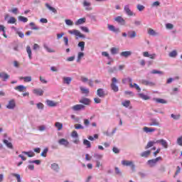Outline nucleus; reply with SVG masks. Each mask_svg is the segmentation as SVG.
I'll list each match as a JSON object with an SVG mask.
<instances>
[{
    "mask_svg": "<svg viewBox=\"0 0 182 182\" xmlns=\"http://www.w3.org/2000/svg\"><path fill=\"white\" fill-rule=\"evenodd\" d=\"M122 166H125L126 167H130L131 170L132 171H135L136 170V165H134V162L133 161H127V160H123L122 161Z\"/></svg>",
    "mask_w": 182,
    "mask_h": 182,
    "instance_id": "obj_1",
    "label": "nucleus"
},
{
    "mask_svg": "<svg viewBox=\"0 0 182 182\" xmlns=\"http://www.w3.org/2000/svg\"><path fill=\"white\" fill-rule=\"evenodd\" d=\"M161 160H163V158L159 156L156 159L149 160L147 164H149L150 167H154L157 164V162L161 161Z\"/></svg>",
    "mask_w": 182,
    "mask_h": 182,
    "instance_id": "obj_2",
    "label": "nucleus"
},
{
    "mask_svg": "<svg viewBox=\"0 0 182 182\" xmlns=\"http://www.w3.org/2000/svg\"><path fill=\"white\" fill-rule=\"evenodd\" d=\"M117 82V78L112 77V83H111V88L114 92H119V87L117 85H116Z\"/></svg>",
    "mask_w": 182,
    "mask_h": 182,
    "instance_id": "obj_3",
    "label": "nucleus"
},
{
    "mask_svg": "<svg viewBox=\"0 0 182 182\" xmlns=\"http://www.w3.org/2000/svg\"><path fill=\"white\" fill-rule=\"evenodd\" d=\"M68 33H70V35H75V36H79V38H85V35L81 34L79 30H76V29L69 30Z\"/></svg>",
    "mask_w": 182,
    "mask_h": 182,
    "instance_id": "obj_4",
    "label": "nucleus"
},
{
    "mask_svg": "<svg viewBox=\"0 0 182 182\" xmlns=\"http://www.w3.org/2000/svg\"><path fill=\"white\" fill-rule=\"evenodd\" d=\"M68 33H70V35H75V36H79V38H85V35L81 34L79 30H76V29L69 30Z\"/></svg>",
    "mask_w": 182,
    "mask_h": 182,
    "instance_id": "obj_5",
    "label": "nucleus"
},
{
    "mask_svg": "<svg viewBox=\"0 0 182 182\" xmlns=\"http://www.w3.org/2000/svg\"><path fill=\"white\" fill-rule=\"evenodd\" d=\"M124 12H126V14H127V15H128V16H136V14H134V12L132 11V10H130V7L129 6V5L124 6Z\"/></svg>",
    "mask_w": 182,
    "mask_h": 182,
    "instance_id": "obj_6",
    "label": "nucleus"
},
{
    "mask_svg": "<svg viewBox=\"0 0 182 182\" xmlns=\"http://www.w3.org/2000/svg\"><path fill=\"white\" fill-rule=\"evenodd\" d=\"M16 107V102H15V100H11L9 101L8 105H6V108L9 109L10 110H13V109H15Z\"/></svg>",
    "mask_w": 182,
    "mask_h": 182,
    "instance_id": "obj_7",
    "label": "nucleus"
},
{
    "mask_svg": "<svg viewBox=\"0 0 182 182\" xmlns=\"http://www.w3.org/2000/svg\"><path fill=\"white\" fill-rule=\"evenodd\" d=\"M82 5H83V6L86 7L85 8L86 11H92V7H90V5H92V4L90 2H88L86 0H84Z\"/></svg>",
    "mask_w": 182,
    "mask_h": 182,
    "instance_id": "obj_8",
    "label": "nucleus"
},
{
    "mask_svg": "<svg viewBox=\"0 0 182 182\" xmlns=\"http://www.w3.org/2000/svg\"><path fill=\"white\" fill-rule=\"evenodd\" d=\"M46 103H47V106H48V107H55V106H58V102H54L50 100H47Z\"/></svg>",
    "mask_w": 182,
    "mask_h": 182,
    "instance_id": "obj_9",
    "label": "nucleus"
},
{
    "mask_svg": "<svg viewBox=\"0 0 182 182\" xmlns=\"http://www.w3.org/2000/svg\"><path fill=\"white\" fill-rule=\"evenodd\" d=\"M73 110H75V112H77L79 110H82L83 109H85V105H74L73 107H72Z\"/></svg>",
    "mask_w": 182,
    "mask_h": 182,
    "instance_id": "obj_10",
    "label": "nucleus"
},
{
    "mask_svg": "<svg viewBox=\"0 0 182 182\" xmlns=\"http://www.w3.org/2000/svg\"><path fill=\"white\" fill-rule=\"evenodd\" d=\"M59 144H60L61 146H64L65 147H68V146H69V142L67 139H60L58 141Z\"/></svg>",
    "mask_w": 182,
    "mask_h": 182,
    "instance_id": "obj_11",
    "label": "nucleus"
},
{
    "mask_svg": "<svg viewBox=\"0 0 182 182\" xmlns=\"http://www.w3.org/2000/svg\"><path fill=\"white\" fill-rule=\"evenodd\" d=\"M0 77H1L4 82H6L9 79L10 76L6 73H0Z\"/></svg>",
    "mask_w": 182,
    "mask_h": 182,
    "instance_id": "obj_12",
    "label": "nucleus"
},
{
    "mask_svg": "<svg viewBox=\"0 0 182 182\" xmlns=\"http://www.w3.org/2000/svg\"><path fill=\"white\" fill-rule=\"evenodd\" d=\"M156 143H159L160 144H161V146H163L164 149H167V147H168V144H167V141L164 139L157 140Z\"/></svg>",
    "mask_w": 182,
    "mask_h": 182,
    "instance_id": "obj_13",
    "label": "nucleus"
},
{
    "mask_svg": "<svg viewBox=\"0 0 182 182\" xmlns=\"http://www.w3.org/2000/svg\"><path fill=\"white\" fill-rule=\"evenodd\" d=\"M126 82H129V87L133 88V80L132 78L127 77V78H124L122 80V83L126 84Z\"/></svg>",
    "mask_w": 182,
    "mask_h": 182,
    "instance_id": "obj_14",
    "label": "nucleus"
},
{
    "mask_svg": "<svg viewBox=\"0 0 182 182\" xmlns=\"http://www.w3.org/2000/svg\"><path fill=\"white\" fill-rule=\"evenodd\" d=\"M114 21L116 22H118V23H120V25H126V21L122 18V16H117L114 18Z\"/></svg>",
    "mask_w": 182,
    "mask_h": 182,
    "instance_id": "obj_15",
    "label": "nucleus"
},
{
    "mask_svg": "<svg viewBox=\"0 0 182 182\" xmlns=\"http://www.w3.org/2000/svg\"><path fill=\"white\" fill-rule=\"evenodd\" d=\"M143 130H144V132H145V133H153V132H156L155 128L147 127H144Z\"/></svg>",
    "mask_w": 182,
    "mask_h": 182,
    "instance_id": "obj_16",
    "label": "nucleus"
},
{
    "mask_svg": "<svg viewBox=\"0 0 182 182\" xmlns=\"http://www.w3.org/2000/svg\"><path fill=\"white\" fill-rule=\"evenodd\" d=\"M33 93H34V95H36L37 96H43V90L41 89H34L33 90Z\"/></svg>",
    "mask_w": 182,
    "mask_h": 182,
    "instance_id": "obj_17",
    "label": "nucleus"
},
{
    "mask_svg": "<svg viewBox=\"0 0 182 182\" xmlns=\"http://www.w3.org/2000/svg\"><path fill=\"white\" fill-rule=\"evenodd\" d=\"M3 143L8 147V149H11V150L14 149V145L7 139H4Z\"/></svg>",
    "mask_w": 182,
    "mask_h": 182,
    "instance_id": "obj_18",
    "label": "nucleus"
},
{
    "mask_svg": "<svg viewBox=\"0 0 182 182\" xmlns=\"http://www.w3.org/2000/svg\"><path fill=\"white\" fill-rule=\"evenodd\" d=\"M108 29H109L112 32H114L115 33L120 32V29L116 28V27H114L113 25H108Z\"/></svg>",
    "mask_w": 182,
    "mask_h": 182,
    "instance_id": "obj_19",
    "label": "nucleus"
},
{
    "mask_svg": "<svg viewBox=\"0 0 182 182\" xmlns=\"http://www.w3.org/2000/svg\"><path fill=\"white\" fill-rule=\"evenodd\" d=\"M97 95L99 96V97H105V96H106L105 91L102 88H100L97 90Z\"/></svg>",
    "mask_w": 182,
    "mask_h": 182,
    "instance_id": "obj_20",
    "label": "nucleus"
},
{
    "mask_svg": "<svg viewBox=\"0 0 182 182\" xmlns=\"http://www.w3.org/2000/svg\"><path fill=\"white\" fill-rule=\"evenodd\" d=\"M120 56L122 58H129V56H132V51H123L120 53Z\"/></svg>",
    "mask_w": 182,
    "mask_h": 182,
    "instance_id": "obj_21",
    "label": "nucleus"
},
{
    "mask_svg": "<svg viewBox=\"0 0 182 182\" xmlns=\"http://www.w3.org/2000/svg\"><path fill=\"white\" fill-rule=\"evenodd\" d=\"M120 51V49L119 48L112 47L110 48V52L112 55H117L119 52Z\"/></svg>",
    "mask_w": 182,
    "mask_h": 182,
    "instance_id": "obj_22",
    "label": "nucleus"
},
{
    "mask_svg": "<svg viewBox=\"0 0 182 182\" xmlns=\"http://www.w3.org/2000/svg\"><path fill=\"white\" fill-rule=\"evenodd\" d=\"M15 90H17L18 92H25L26 90V87L23 85H18L15 87Z\"/></svg>",
    "mask_w": 182,
    "mask_h": 182,
    "instance_id": "obj_23",
    "label": "nucleus"
},
{
    "mask_svg": "<svg viewBox=\"0 0 182 182\" xmlns=\"http://www.w3.org/2000/svg\"><path fill=\"white\" fill-rule=\"evenodd\" d=\"M154 101L156 103H161L162 105H166V103H167V101H166V100L161 98H154Z\"/></svg>",
    "mask_w": 182,
    "mask_h": 182,
    "instance_id": "obj_24",
    "label": "nucleus"
},
{
    "mask_svg": "<svg viewBox=\"0 0 182 182\" xmlns=\"http://www.w3.org/2000/svg\"><path fill=\"white\" fill-rule=\"evenodd\" d=\"M6 28L4 27V25H0V32H3V36L4 38H8V36H6Z\"/></svg>",
    "mask_w": 182,
    "mask_h": 182,
    "instance_id": "obj_25",
    "label": "nucleus"
},
{
    "mask_svg": "<svg viewBox=\"0 0 182 182\" xmlns=\"http://www.w3.org/2000/svg\"><path fill=\"white\" fill-rule=\"evenodd\" d=\"M80 103H82V105H90V100L88 98H82L80 100Z\"/></svg>",
    "mask_w": 182,
    "mask_h": 182,
    "instance_id": "obj_26",
    "label": "nucleus"
},
{
    "mask_svg": "<svg viewBox=\"0 0 182 182\" xmlns=\"http://www.w3.org/2000/svg\"><path fill=\"white\" fill-rule=\"evenodd\" d=\"M46 8H48V9L51 11V12H53V14H58V11L56 10V9H55L54 7L50 6V5H49V4L46 3Z\"/></svg>",
    "mask_w": 182,
    "mask_h": 182,
    "instance_id": "obj_27",
    "label": "nucleus"
},
{
    "mask_svg": "<svg viewBox=\"0 0 182 182\" xmlns=\"http://www.w3.org/2000/svg\"><path fill=\"white\" fill-rule=\"evenodd\" d=\"M63 83H66V85H70V82H72V78L70 77H63Z\"/></svg>",
    "mask_w": 182,
    "mask_h": 182,
    "instance_id": "obj_28",
    "label": "nucleus"
},
{
    "mask_svg": "<svg viewBox=\"0 0 182 182\" xmlns=\"http://www.w3.org/2000/svg\"><path fill=\"white\" fill-rule=\"evenodd\" d=\"M26 52L28 55L29 59H32V50L31 49V46H26Z\"/></svg>",
    "mask_w": 182,
    "mask_h": 182,
    "instance_id": "obj_29",
    "label": "nucleus"
},
{
    "mask_svg": "<svg viewBox=\"0 0 182 182\" xmlns=\"http://www.w3.org/2000/svg\"><path fill=\"white\" fill-rule=\"evenodd\" d=\"M151 123H149V126H160V122L157 121V119H151Z\"/></svg>",
    "mask_w": 182,
    "mask_h": 182,
    "instance_id": "obj_30",
    "label": "nucleus"
},
{
    "mask_svg": "<svg viewBox=\"0 0 182 182\" xmlns=\"http://www.w3.org/2000/svg\"><path fill=\"white\" fill-rule=\"evenodd\" d=\"M85 22H86V18H81L75 22V25H82V23H85Z\"/></svg>",
    "mask_w": 182,
    "mask_h": 182,
    "instance_id": "obj_31",
    "label": "nucleus"
},
{
    "mask_svg": "<svg viewBox=\"0 0 182 182\" xmlns=\"http://www.w3.org/2000/svg\"><path fill=\"white\" fill-rule=\"evenodd\" d=\"M139 97H141V99H143V100H150V97H149L146 95H144L143 93H139Z\"/></svg>",
    "mask_w": 182,
    "mask_h": 182,
    "instance_id": "obj_32",
    "label": "nucleus"
},
{
    "mask_svg": "<svg viewBox=\"0 0 182 182\" xmlns=\"http://www.w3.org/2000/svg\"><path fill=\"white\" fill-rule=\"evenodd\" d=\"M142 83L145 85V86H154V82H150V81H147V80H143Z\"/></svg>",
    "mask_w": 182,
    "mask_h": 182,
    "instance_id": "obj_33",
    "label": "nucleus"
},
{
    "mask_svg": "<svg viewBox=\"0 0 182 182\" xmlns=\"http://www.w3.org/2000/svg\"><path fill=\"white\" fill-rule=\"evenodd\" d=\"M80 89L82 95H89V93H90L89 89L85 88L83 87H80Z\"/></svg>",
    "mask_w": 182,
    "mask_h": 182,
    "instance_id": "obj_34",
    "label": "nucleus"
},
{
    "mask_svg": "<svg viewBox=\"0 0 182 182\" xmlns=\"http://www.w3.org/2000/svg\"><path fill=\"white\" fill-rule=\"evenodd\" d=\"M83 144L84 146H87V149H90L92 147V144H90V141H89L87 139L83 140Z\"/></svg>",
    "mask_w": 182,
    "mask_h": 182,
    "instance_id": "obj_35",
    "label": "nucleus"
},
{
    "mask_svg": "<svg viewBox=\"0 0 182 182\" xmlns=\"http://www.w3.org/2000/svg\"><path fill=\"white\" fill-rule=\"evenodd\" d=\"M156 143H157L156 141H149L147 145L146 146L145 149L146 150H147V149H150V147H153V146H154V144H156Z\"/></svg>",
    "mask_w": 182,
    "mask_h": 182,
    "instance_id": "obj_36",
    "label": "nucleus"
},
{
    "mask_svg": "<svg viewBox=\"0 0 182 182\" xmlns=\"http://www.w3.org/2000/svg\"><path fill=\"white\" fill-rule=\"evenodd\" d=\"M151 153V151H145L141 154V157H149Z\"/></svg>",
    "mask_w": 182,
    "mask_h": 182,
    "instance_id": "obj_37",
    "label": "nucleus"
},
{
    "mask_svg": "<svg viewBox=\"0 0 182 182\" xmlns=\"http://www.w3.org/2000/svg\"><path fill=\"white\" fill-rule=\"evenodd\" d=\"M23 154H26L28 157H33L35 156V153L33 151H23Z\"/></svg>",
    "mask_w": 182,
    "mask_h": 182,
    "instance_id": "obj_38",
    "label": "nucleus"
},
{
    "mask_svg": "<svg viewBox=\"0 0 182 182\" xmlns=\"http://www.w3.org/2000/svg\"><path fill=\"white\" fill-rule=\"evenodd\" d=\"M55 127H57L58 130H62V129H63V124L60 123V122H56L55 124Z\"/></svg>",
    "mask_w": 182,
    "mask_h": 182,
    "instance_id": "obj_39",
    "label": "nucleus"
},
{
    "mask_svg": "<svg viewBox=\"0 0 182 182\" xmlns=\"http://www.w3.org/2000/svg\"><path fill=\"white\" fill-rule=\"evenodd\" d=\"M148 33L151 35V36H156V35H157V33H156L153 28H149Z\"/></svg>",
    "mask_w": 182,
    "mask_h": 182,
    "instance_id": "obj_40",
    "label": "nucleus"
},
{
    "mask_svg": "<svg viewBox=\"0 0 182 182\" xmlns=\"http://www.w3.org/2000/svg\"><path fill=\"white\" fill-rule=\"evenodd\" d=\"M18 21H20L21 22H23L24 23H26V22H28V18L24 17L23 16H18Z\"/></svg>",
    "mask_w": 182,
    "mask_h": 182,
    "instance_id": "obj_41",
    "label": "nucleus"
},
{
    "mask_svg": "<svg viewBox=\"0 0 182 182\" xmlns=\"http://www.w3.org/2000/svg\"><path fill=\"white\" fill-rule=\"evenodd\" d=\"M51 168L52 170H54L55 171H58L59 170V165L58 164H51Z\"/></svg>",
    "mask_w": 182,
    "mask_h": 182,
    "instance_id": "obj_42",
    "label": "nucleus"
},
{
    "mask_svg": "<svg viewBox=\"0 0 182 182\" xmlns=\"http://www.w3.org/2000/svg\"><path fill=\"white\" fill-rule=\"evenodd\" d=\"M11 176H13V177H16L17 182H22L21 180V175L18 173H11Z\"/></svg>",
    "mask_w": 182,
    "mask_h": 182,
    "instance_id": "obj_43",
    "label": "nucleus"
},
{
    "mask_svg": "<svg viewBox=\"0 0 182 182\" xmlns=\"http://www.w3.org/2000/svg\"><path fill=\"white\" fill-rule=\"evenodd\" d=\"M44 49L47 50V52H48L49 53H52L53 52H55V50L50 48L48 47V45L44 44Z\"/></svg>",
    "mask_w": 182,
    "mask_h": 182,
    "instance_id": "obj_44",
    "label": "nucleus"
},
{
    "mask_svg": "<svg viewBox=\"0 0 182 182\" xmlns=\"http://www.w3.org/2000/svg\"><path fill=\"white\" fill-rule=\"evenodd\" d=\"M168 55L170 58H176V56H177V50H173V51L169 53Z\"/></svg>",
    "mask_w": 182,
    "mask_h": 182,
    "instance_id": "obj_45",
    "label": "nucleus"
},
{
    "mask_svg": "<svg viewBox=\"0 0 182 182\" xmlns=\"http://www.w3.org/2000/svg\"><path fill=\"white\" fill-rule=\"evenodd\" d=\"M171 117H172V119L173 120H178V119H180V117H181V115L179 114H171Z\"/></svg>",
    "mask_w": 182,
    "mask_h": 182,
    "instance_id": "obj_46",
    "label": "nucleus"
},
{
    "mask_svg": "<svg viewBox=\"0 0 182 182\" xmlns=\"http://www.w3.org/2000/svg\"><path fill=\"white\" fill-rule=\"evenodd\" d=\"M75 129H76V130H83V129H85V127L82 126V124H75Z\"/></svg>",
    "mask_w": 182,
    "mask_h": 182,
    "instance_id": "obj_47",
    "label": "nucleus"
},
{
    "mask_svg": "<svg viewBox=\"0 0 182 182\" xmlns=\"http://www.w3.org/2000/svg\"><path fill=\"white\" fill-rule=\"evenodd\" d=\"M21 79L24 80V82H31L32 81V77L28 76V77H21Z\"/></svg>",
    "mask_w": 182,
    "mask_h": 182,
    "instance_id": "obj_48",
    "label": "nucleus"
},
{
    "mask_svg": "<svg viewBox=\"0 0 182 182\" xmlns=\"http://www.w3.org/2000/svg\"><path fill=\"white\" fill-rule=\"evenodd\" d=\"M102 56H105V58H107V59H109V60H112V57H110V55H109V53L106 51H103L102 53Z\"/></svg>",
    "mask_w": 182,
    "mask_h": 182,
    "instance_id": "obj_49",
    "label": "nucleus"
},
{
    "mask_svg": "<svg viewBox=\"0 0 182 182\" xmlns=\"http://www.w3.org/2000/svg\"><path fill=\"white\" fill-rule=\"evenodd\" d=\"M122 105L124 107H129L130 106V100H126L122 102Z\"/></svg>",
    "mask_w": 182,
    "mask_h": 182,
    "instance_id": "obj_50",
    "label": "nucleus"
},
{
    "mask_svg": "<svg viewBox=\"0 0 182 182\" xmlns=\"http://www.w3.org/2000/svg\"><path fill=\"white\" fill-rule=\"evenodd\" d=\"M7 23H16V18H15V17H10L9 20L7 21Z\"/></svg>",
    "mask_w": 182,
    "mask_h": 182,
    "instance_id": "obj_51",
    "label": "nucleus"
},
{
    "mask_svg": "<svg viewBox=\"0 0 182 182\" xmlns=\"http://www.w3.org/2000/svg\"><path fill=\"white\" fill-rule=\"evenodd\" d=\"M128 36L129 38H136V36H137V34L136 33V31H132L131 33H129Z\"/></svg>",
    "mask_w": 182,
    "mask_h": 182,
    "instance_id": "obj_52",
    "label": "nucleus"
},
{
    "mask_svg": "<svg viewBox=\"0 0 182 182\" xmlns=\"http://www.w3.org/2000/svg\"><path fill=\"white\" fill-rule=\"evenodd\" d=\"M151 73L152 75H156V74L163 75V74H164V73H163L162 71H159V70H153L151 72Z\"/></svg>",
    "mask_w": 182,
    "mask_h": 182,
    "instance_id": "obj_53",
    "label": "nucleus"
},
{
    "mask_svg": "<svg viewBox=\"0 0 182 182\" xmlns=\"http://www.w3.org/2000/svg\"><path fill=\"white\" fill-rule=\"evenodd\" d=\"M78 46L79 48H81V50H85V42L84 41H81L78 43Z\"/></svg>",
    "mask_w": 182,
    "mask_h": 182,
    "instance_id": "obj_54",
    "label": "nucleus"
},
{
    "mask_svg": "<svg viewBox=\"0 0 182 182\" xmlns=\"http://www.w3.org/2000/svg\"><path fill=\"white\" fill-rule=\"evenodd\" d=\"M48 148H46L43 151L41 152V156L42 157H46V154H48Z\"/></svg>",
    "mask_w": 182,
    "mask_h": 182,
    "instance_id": "obj_55",
    "label": "nucleus"
},
{
    "mask_svg": "<svg viewBox=\"0 0 182 182\" xmlns=\"http://www.w3.org/2000/svg\"><path fill=\"white\" fill-rule=\"evenodd\" d=\"M176 143H177V144H178V146H182V136H179V137L177 139Z\"/></svg>",
    "mask_w": 182,
    "mask_h": 182,
    "instance_id": "obj_56",
    "label": "nucleus"
},
{
    "mask_svg": "<svg viewBox=\"0 0 182 182\" xmlns=\"http://www.w3.org/2000/svg\"><path fill=\"white\" fill-rule=\"evenodd\" d=\"M65 23L66 25H68V26H72L73 25V21L70 19H65Z\"/></svg>",
    "mask_w": 182,
    "mask_h": 182,
    "instance_id": "obj_57",
    "label": "nucleus"
},
{
    "mask_svg": "<svg viewBox=\"0 0 182 182\" xmlns=\"http://www.w3.org/2000/svg\"><path fill=\"white\" fill-rule=\"evenodd\" d=\"M30 26H31L32 29H33L34 31H38L39 29V28L38 26H35V23H30Z\"/></svg>",
    "mask_w": 182,
    "mask_h": 182,
    "instance_id": "obj_58",
    "label": "nucleus"
},
{
    "mask_svg": "<svg viewBox=\"0 0 182 182\" xmlns=\"http://www.w3.org/2000/svg\"><path fill=\"white\" fill-rule=\"evenodd\" d=\"M94 157L95 159H97V160H100V159H103V155L99 154H94Z\"/></svg>",
    "mask_w": 182,
    "mask_h": 182,
    "instance_id": "obj_59",
    "label": "nucleus"
},
{
    "mask_svg": "<svg viewBox=\"0 0 182 182\" xmlns=\"http://www.w3.org/2000/svg\"><path fill=\"white\" fill-rule=\"evenodd\" d=\"M81 31H83V32H85L86 33H89V28L86 26H81L80 27Z\"/></svg>",
    "mask_w": 182,
    "mask_h": 182,
    "instance_id": "obj_60",
    "label": "nucleus"
},
{
    "mask_svg": "<svg viewBox=\"0 0 182 182\" xmlns=\"http://www.w3.org/2000/svg\"><path fill=\"white\" fill-rule=\"evenodd\" d=\"M71 136L72 137H75L77 139V137H79V134H77V132L76 131H73L71 133Z\"/></svg>",
    "mask_w": 182,
    "mask_h": 182,
    "instance_id": "obj_61",
    "label": "nucleus"
},
{
    "mask_svg": "<svg viewBox=\"0 0 182 182\" xmlns=\"http://www.w3.org/2000/svg\"><path fill=\"white\" fill-rule=\"evenodd\" d=\"M133 87H134L138 92H141V89L140 88V87L136 84V83H134L132 85Z\"/></svg>",
    "mask_w": 182,
    "mask_h": 182,
    "instance_id": "obj_62",
    "label": "nucleus"
},
{
    "mask_svg": "<svg viewBox=\"0 0 182 182\" xmlns=\"http://www.w3.org/2000/svg\"><path fill=\"white\" fill-rule=\"evenodd\" d=\"M136 9H139L140 12H141V11L144 10V6L138 4Z\"/></svg>",
    "mask_w": 182,
    "mask_h": 182,
    "instance_id": "obj_63",
    "label": "nucleus"
},
{
    "mask_svg": "<svg viewBox=\"0 0 182 182\" xmlns=\"http://www.w3.org/2000/svg\"><path fill=\"white\" fill-rule=\"evenodd\" d=\"M166 29H173L174 28V26L171 23H166Z\"/></svg>",
    "mask_w": 182,
    "mask_h": 182,
    "instance_id": "obj_64",
    "label": "nucleus"
}]
</instances>
